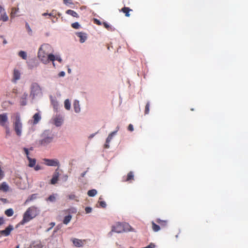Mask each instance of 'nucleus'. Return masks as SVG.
Segmentation results:
<instances>
[{"instance_id": "nucleus-22", "label": "nucleus", "mask_w": 248, "mask_h": 248, "mask_svg": "<svg viewBox=\"0 0 248 248\" xmlns=\"http://www.w3.org/2000/svg\"><path fill=\"white\" fill-rule=\"evenodd\" d=\"M152 228L154 232H157L160 230V226L157 225L154 221H152Z\"/></svg>"}, {"instance_id": "nucleus-33", "label": "nucleus", "mask_w": 248, "mask_h": 248, "mask_svg": "<svg viewBox=\"0 0 248 248\" xmlns=\"http://www.w3.org/2000/svg\"><path fill=\"white\" fill-rule=\"evenodd\" d=\"M18 9L16 8H13L11 10V16L14 17L16 16V13L18 12Z\"/></svg>"}, {"instance_id": "nucleus-7", "label": "nucleus", "mask_w": 248, "mask_h": 248, "mask_svg": "<svg viewBox=\"0 0 248 248\" xmlns=\"http://www.w3.org/2000/svg\"><path fill=\"white\" fill-rule=\"evenodd\" d=\"M14 229L13 226L11 225H9L5 230L0 231V234L7 236L11 233L12 231Z\"/></svg>"}, {"instance_id": "nucleus-18", "label": "nucleus", "mask_w": 248, "mask_h": 248, "mask_svg": "<svg viewBox=\"0 0 248 248\" xmlns=\"http://www.w3.org/2000/svg\"><path fill=\"white\" fill-rule=\"evenodd\" d=\"M132 11V9L126 7H124L120 10V11L124 13L125 14V16L127 17H129L130 16L129 12Z\"/></svg>"}, {"instance_id": "nucleus-27", "label": "nucleus", "mask_w": 248, "mask_h": 248, "mask_svg": "<svg viewBox=\"0 0 248 248\" xmlns=\"http://www.w3.org/2000/svg\"><path fill=\"white\" fill-rule=\"evenodd\" d=\"M5 214L8 217H12L14 215V211L12 208H9L5 211Z\"/></svg>"}, {"instance_id": "nucleus-2", "label": "nucleus", "mask_w": 248, "mask_h": 248, "mask_svg": "<svg viewBox=\"0 0 248 248\" xmlns=\"http://www.w3.org/2000/svg\"><path fill=\"white\" fill-rule=\"evenodd\" d=\"M130 226L126 223H117L112 227V231L117 233H122L130 230Z\"/></svg>"}, {"instance_id": "nucleus-35", "label": "nucleus", "mask_w": 248, "mask_h": 248, "mask_svg": "<svg viewBox=\"0 0 248 248\" xmlns=\"http://www.w3.org/2000/svg\"><path fill=\"white\" fill-rule=\"evenodd\" d=\"M71 26L74 29H78L80 27V25L78 22H75L72 24Z\"/></svg>"}, {"instance_id": "nucleus-34", "label": "nucleus", "mask_w": 248, "mask_h": 248, "mask_svg": "<svg viewBox=\"0 0 248 248\" xmlns=\"http://www.w3.org/2000/svg\"><path fill=\"white\" fill-rule=\"evenodd\" d=\"M149 108H150V103H149V102H148L146 104L145 108V111H144L145 114H148L149 113Z\"/></svg>"}, {"instance_id": "nucleus-31", "label": "nucleus", "mask_w": 248, "mask_h": 248, "mask_svg": "<svg viewBox=\"0 0 248 248\" xmlns=\"http://www.w3.org/2000/svg\"><path fill=\"white\" fill-rule=\"evenodd\" d=\"M37 198V194H33L31 195L26 201V202H30L32 200H35Z\"/></svg>"}, {"instance_id": "nucleus-41", "label": "nucleus", "mask_w": 248, "mask_h": 248, "mask_svg": "<svg viewBox=\"0 0 248 248\" xmlns=\"http://www.w3.org/2000/svg\"><path fill=\"white\" fill-rule=\"evenodd\" d=\"M85 210L86 213L88 214L92 212V208H91L90 207H87L85 208Z\"/></svg>"}, {"instance_id": "nucleus-53", "label": "nucleus", "mask_w": 248, "mask_h": 248, "mask_svg": "<svg viewBox=\"0 0 248 248\" xmlns=\"http://www.w3.org/2000/svg\"><path fill=\"white\" fill-rule=\"evenodd\" d=\"M104 146H105V148H109V143H108L107 142H106V143H105Z\"/></svg>"}, {"instance_id": "nucleus-14", "label": "nucleus", "mask_w": 248, "mask_h": 248, "mask_svg": "<svg viewBox=\"0 0 248 248\" xmlns=\"http://www.w3.org/2000/svg\"><path fill=\"white\" fill-rule=\"evenodd\" d=\"M54 124L56 126H60L62 123L63 119L60 116H57L54 118Z\"/></svg>"}, {"instance_id": "nucleus-25", "label": "nucleus", "mask_w": 248, "mask_h": 248, "mask_svg": "<svg viewBox=\"0 0 248 248\" xmlns=\"http://www.w3.org/2000/svg\"><path fill=\"white\" fill-rule=\"evenodd\" d=\"M66 13L68 15H69L73 16V17H79L78 14L76 12H75L74 11L72 10H67L66 11Z\"/></svg>"}, {"instance_id": "nucleus-28", "label": "nucleus", "mask_w": 248, "mask_h": 248, "mask_svg": "<svg viewBox=\"0 0 248 248\" xmlns=\"http://www.w3.org/2000/svg\"><path fill=\"white\" fill-rule=\"evenodd\" d=\"M72 218V216L71 215H68L67 216H65L63 219V223L64 224H67L71 220Z\"/></svg>"}, {"instance_id": "nucleus-21", "label": "nucleus", "mask_w": 248, "mask_h": 248, "mask_svg": "<svg viewBox=\"0 0 248 248\" xmlns=\"http://www.w3.org/2000/svg\"><path fill=\"white\" fill-rule=\"evenodd\" d=\"M9 190V186L6 182H3L0 185V190L4 192H7Z\"/></svg>"}, {"instance_id": "nucleus-10", "label": "nucleus", "mask_w": 248, "mask_h": 248, "mask_svg": "<svg viewBox=\"0 0 248 248\" xmlns=\"http://www.w3.org/2000/svg\"><path fill=\"white\" fill-rule=\"evenodd\" d=\"M72 242L75 246L77 247H82L84 244L85 240H82L77 238H74L72 239Z\"/></svg>"}, {"instance_id": "nucleus-59", "label": "nucleus", "mask_w": 248, "mask_h": 248, "mask_svg": "<svg viewBox=\"0 0 248 248\" xmlns=\"http://www.w3.org/2000/svg\"><path fill=\"white\" fill-rule=\"evenodd\" d=\"M3 43L4 44H6L7 43V41H6L5 40H4L3 41Z\"/></svg>"}, {"instance_id": "nucleus-8", "label": "nucleus", "mask_w": 248, "mask_h": 248, "mask_svg": "<svg viewBox=\"0 0 248 248\" xmlns=\"http://www.w3.org/2000/svg\"><path fill=\"white\" fill-rule=\"evenodd\" d=\"M8 121V117L7 113H3L0 114V125L2 126H7L6 122Z\"/></svg>"}, {"instance_id": "nucleus-13", "label": "nucleus", "mask_w": 248, "mask_h": 248, "mask_svg": "<svg viewBox=\"0 0 248 248\" xmlns=\"http://www.w3.org/2000/svg\"><path fill=\"white\" fill-rule=\"evenodd\" d=\"M20 78V73L19 70L17 69H14V73H13V81L14 82H16V81L19 79Z\"/></svg>"}, {"instance_id": "nucleus-55", "label": "nucleus", "mask_w": 248, "mask_h": 248, "mask_svg": "<svg viewBox=\"0 0 248 248\" xmlns=\"http://www.w3.org/2000/svg\"><path fill=\"white\" fill-rule=\"evenodd\" d=\"M55 60H57V61H58L60 62H62V59L60 58H59V57H56V58L55 57Z\"/></svg>"}, {"instance_id": "nucleus-32", "label": "nucleus", "mask_w": 248, "mask_h": 248, "mask_svg": "<svg viewBox=\"0 0 248 248\" xmlns=\"http://www.w3.org/2000/svg\"><path fill=\"white\" fill-rule=\"evenodd\" d=\"M19 56L24 60H26L27 58V54L25 51H20L18 53Z\"/></svg>"}, {"instance_id": "nucleus-3", "label": "nucleus", "mask_w": 248, "mask_h": 248, "mask_svg": "<svg viewBox=\"0 0 248 248\" xmlns=\"http://www.w3.org/2000/svg\"><path fill=\"white\" fill-rule=\"evenodd\" d=\"M42 94V89L37 83H32L31 86L30 96L32 99Z\"/></svg>"}, {"instance_id": "nucleus-20", "label": "nucleus", "mask_w": 248, "mask_h": 248, "mask_svg": "<svg viewBox=\"0 0 248 248\" xmlns=\"http://www.w3.org/2000/svg\"><path fill=\"white\" fill-rule=\"evenodd\" d=\"M134 174L132 171H130L127 175L126 178L125 179H124L123 181L124 182H129L131 180H134Z\"/></svg>"}, {"instance_id": "nucleus-29", "label": "nucleus", "mask_w": 248, "mask_h": 248, "mask_svg": "<svg viewBox=\"0 0 248 248\" xmlns=\"http://www.w3.org/2000/svg\"><path fill=\"white\" fill-rule=\"evenodd\" d=\"M97 194V191L95 189H91L88 191V195L90 197H93Z\"/></svg>"}, {"instance_id": "nucleus-47", "label": "nucleus", "mask_w": 248, "mask_h": 248, "mask_svg": "<svg viewBox=\"0 0 248 248\" xmlns=\"http://www.w3.org/2000/svg\"><path fill=\"white\" fill-rule=\"evenodd\" d=\"M26 27L29 32H31V28L30 27L29 25L27 23H26Z\"/></svg>"}, {"instance_id": "nucleus-54", "label": "nucleus", "mask_w": 248, "mask_h": 248, "mask_svg": "<svg viewBox=\"0 0 248 248\" xmlns=\"http://www.w3.org/2000/svg\"><path fill=\"white\" fill-rule=\"evenodd\" d=\"M42 15H43V16H47V15H48V16H51V14H48V13H43V14H42Z\"/></svg>"}, {"instance_id": "nucleus-43", "label": "nucleus", "mask_w": 248, "mask_h": 248, "mask_svg": "<svg viewBox=\"0 0 248 248\" xmlns=\"http://www.w3.org/2000/svg\"><path fill=\"white\" fill-rule=\"evenodd\" d=\"M93 21L94 23L98 25H101L102 24L101 21L96 18H94Z\"/></svg>"}, {"instance_id": "nucleus-49", "label": "nucleus", "mask_w": 248, "mask_h": 248, "mask_svg": "<svg viewBox=\"0 0 248 248\" xmlns=\"http://www.w3.org/2000/svg\"><path fill=\"white\" fill-rule=\"evenodd\" d=\"M128 130H129V131H133L134 128H133V126L132 124H130L128 125Z\"/></svg>"}, {"instance_id": "nucleus-16", "label": "nucleus", "mask_w": 248, "mask_h": 248, "mask_svg": "<svg viewBox=\"0 0 248 248\" xmlns=\"http://www.w3.org/2000/svg\"><path fill=\"white\" fill-rule=\"evenodd\" d=\"M28 96V94L26 93H25L23 94L22 96L20 98V104L21 105L25 106L26 105V104H27L26 100H27Z\"/></svg>"}, {"instance_id": "nucleus-46", "label": "nucleus", "mask_w": 248, "mask_h": 248, "mask_svg": "<svg viewBox=\"0 0 248 248\" xmlns=\"http://www.w3.org/2000/svg\"><path fill=\"white\" fill-rule=\"evenodd\" d=\"M4 127L6 128V135H10V130H9V128H8V127L7 126H4Z\"/></svg>"}, {"instance_id": "nucleus-17", "label": "nucleus", "mask_w": 248, "mask_h": 248, "mask_svg": "<svg viewBox=\"0 0 248 248\" xmlns=\"http://www.w3.org/2000/svg\"><path fill=\"white\" fill-rule=\"evenodd\" d=\"M156 222L159 224L160 227H165L168 224V221L166 220H161L159 218L156 219Z\"/></svg>"}, {"instance_id": "nucleus-4", "label": "nucleus", "mask_w": 248, "mask_h": 248, "mask_svg": "<svg viewBox=\"0 0 248 248\" xmlns=\"http://www.w3.org/2000/svg\"><path fill=\"white\" fill-rule=\"evenodd\" d=\"M33 211L34 208L33 207H30L27 210L24 214L23 218L20 222L21 224H24L25 223L29 222L35 216H32V213Z\"/></svg>"}, {"instance_id": "nucleus-57", "label": "nucleus", "mask_w": 248, "mask_h": 248, "mask_svg": "<svg viewBox=\"0 0 248 248\" xmlns=\"http://www.w3.org/2000/svg\"><path fill=\"white\" fill-rule=\"evenodd\" d=\"M50 225H51V227H54L55 226V223L54 222H51L50 223Z\"/></svg>"}, {"instance_id": "nucleus-24", "label": "nucleus", "mask_w": 248, "mask_h": 248, "mask_svg": "<svg viewBox=\"0 0 248 248\" xmlns=\"http://www.w3.org/2000/svg\"><path fill=\"white\" fill-rule=\"evenodd\" d=\"M78 36L80 38V42L81 43H83L85 41L86 39V36L82 32H78L77 33Z\"/></svg>"}, {"instance_id": "nucleus-26", "label": "nucleus", "mask_w": 248, "mask_h": 248, "mask_svg": "<svg viewBox=\"0 0 248 248\" xmlns=\"http://www.w3.org/2000/svg\"><path fill=\"white\" fill-rule=\"evenodd\" d=\"M117 132V130L113 131V132H111L110 134H109L106 140V142H107L108 143H109L110 142V141H111V140H112L113 137L115 135H116Z\"/></svg>"}, {"instance_id": "nucleus-1", "label": "nucleus", "mask_w": 248, "mask_h": 248, "mask_svg": "<svg viewBox=\"0 0 248 248\" xmlns=\"http://www.w3.org/2000/svg\"><path fill=\"white\" fill-rule=\"evenodd\" d=\"M52 50L51 46L48 44H44L39 48L38 57L44 63H47L49 61L53 62V65H55L53 62L55 60V56L49 53Z\"/></svg>"}, {"instance_id": "nucleus-58", "label": "nucleus", "mask_w": 248, "mask_h": 248, "mask_svg": "<svg viewBox=\"0 0 248 248\" xmlns=\"http://www.w3.org/2000/svg\"><path fill=\"white\" fill-rule=\"evenodd\" d=\"M64 72H62L61 73V76H64Z\"/></svg>"}, {"instance_id": "nucleus-39", "label": "nucleus", "mask_w": 248, "mask_h": 248, "mask_svg": "<svg viewBox=\"0 0 248 248\" xmlns=\"http://www.w3.org/2000/svg\"><path fill=\"white\" fill-rule=\"evenodd\" d=\"M60 176L59 172L58 171V170L57 169L54 172L53 177H55L56 178H59Z\"/></svg>"}, {"instance_id": "nucleus-45", "label": "nucleus", "mask_w": 248, "mask_h": 248, "mask_svg": "<svg viewBox=\"0 0 248 248\" xmlns=\"http://www.w3.org/2000/svg\"><path fill=\"white\" fill-rule=\"evenodd\" d=\"M68 198L70 200H73L75 198V195L74 194H70L67 196Z\"/></svg>"}, {"instance_id": "nucleus-12", "label": "nucleus", "mask_w": 248, "mask_h": 248, "mask_svg": "<svg viewBox=\"0 0 248 248\" xmlns=\"http://www.w3.org/2000/svg\"><path fill=\"white\" fill-rule=\"evenodd\" d=\"M51 103L54 110L56 112L58 111L59 105L57 100L55 98H53L52 97H51Z\"/></svg>"}, {"instance_id": "nucleus-15", "label": "nucleus", "mask_w": 248, "mask_h": 248, "mask_svg": "<svg viewBox=\"0 0 248 248\" xmlns=\"http://www.w3.org/2000/svg\"><path fill=\"white\" fill-rule=\"evenodd\" d=\"M41 118V116L39 113H35L33 116V124H36L40 121Z\"/></svg>"}, {"instance_id": "nucleus-11", "label": "nucleus", "mask_w": 248, "mask_h": 248, "mask_svg": "<svg viewBox=\"0 0 248 248\" xmlns=\"http://www.w3.org/2000/svg\"><path fill=\"white\" fill-rule=\"evenodd\" d=\"M52 141V138L47 137L40 140L39 142L41 145L45 146Z\"/></svg>"}, {"instance_id": "nucleus-19", "label": "nucleus", "mask_w": 248, "mask_h": 248, "mask_svg": "<svg viewBox=\"0 0 248 248\" xmlns=\"http://www.w3.org/2000/svg\"><path fill=\"white\" fill-rule=\"evenodd\" d=\"M73 106H74V109L75 110V111L76 113L79 112L80 110L79 101H77V100H75L74 102Z\"/></svg>"}, {"instance_id": "nucleus-44", "label": "nucleus", "mask_w": 248, "mask_h": 248, "mask_svg": "<svg viewBox=\"0 0 248 248\" xmlns=\"http://www.w3.org/2000/svg\"><path fill=\"white\" fill-rule=\"evenodd\" d=\"M99 204L103 208H105L106 206V202L104 201L99 202Z\"/></svg>"}, {"instance_id": "nucleus-52", "label": "nucleus", "mask_w": 248, "mask_h": 248, "mask_svg": "<svg viewBox=\"0 0 248 248\" xmlns=\"http://www.w3.org/2000/svg\"><path fill=\"white\" fill-rule=\"evenodd\" d=\"M0 200L2 202H3L4 203H7L8 202L7 200L6 199H4V198H0Z\"/></svg>"}, {"instance_id": "nucleus-36", "label": "nucleus", "mask_w": 248, "mask_h": 248, "mask_svg": "<svg viewBox=\"0 0 248 248\" xmlns=\"http://www.w3.org/2000/svg\"><path fill=\"white\" fill-rule=\"evenodd\" d=\"M55 199H56V197H55V195L52 194V195H50L48 197L47 200L49 201L50 202H54L55 201Z\"/></svg>"}, {"instance_id": "nucleus-50", "label": "nucleus", "mask_w": 248, "mask_h": 248, "mask_svg": "<svg viewBox=\"0 0 248 248\" xmlns=\"http://www.w3.org/2000/svg\"><path fill=\"white\" fill-rule=\"evenodd\" d=\"M4 223V219L3 217H0V226Z\"/></svg>"}, {"instance_id": "nucleus-48", "label": "nucleus", "mask_w": 248, "mask_h": 248, "mask_svg": "<svg viewBox=\"0 0 248 248\" xmlns=\"http://www.w3.org/2000/svg\"><path fill=\"white\" fill-rule=\"evenodd\" d=\"M63 2L65 4H72L71 0H63Z\"/></svg>"}, {"instance_id": "nucleus-6", "label": "nucleus", "mask_w": 248, "mask_h": 248, "mask_svg": "<svg viewBox=\"0 0 248 248\" xmlns=\"http://www.w3.org/2000/svg\"><path fill=\"white\" fill-rule=\"evenodd\" d=\"M45 164L48 166H57L59 165V162L57 159H44Z\"/></svg>"}, {"instance_id": "nucleus-23", "label": "nucleus", "mask_w": 248, "mask_h": 248, "mask_svg": "<svg viewBox=\"0 0 248 248\" xmlns=\"http://www.w3.org/2000/svg\"><path fill=\"white\" fill-rule=\"evenodd\" d=\"M28 160L29 162L28 164L29 167L32 168L35 165L36 160L35 158H31L30 157H28Z\"/></svg>"}, {"instance_id": "nucleus-60", "label": "nucleus", "mask_w": 248, "mask_h": 248, "mask_svg": "<svg viewBox=\"0 0 248 248\" xmlns=\"http://www.w3.org/2000/svg\"><path fill=\"white\" fill-rule=\"evenodd\" d=\"M16 248H19V246H17Z\"/></svg>"}, {"instance_id": "nucleus-56", "label": "nucleus", "mask_w": 248, "mask_h": 248, "mask_svg": "<svg viewBox=\"0 0 248 248\" xmlns=\"http://www.w3.org/2000/svg\"><path fill=\"white\" fill-rule=\"evenodd\" d=\"M86 173V171H85V172L82 173L81 174V176L82 177H84V176L85 175Z\"/></svg>"}, {"instance_id": "nucleus-38", "label": "nucleus", "mask_w": 248, "mask_h": 248, "mask_svg": "<svg viewBox=\"0 0 248 248\" xmlns=\"http://www.w3.org/2000/svg\"><path fill=\"white\" fill-rule=\"evenodd\" d=\"M58 179L56 178L55 177H54L52 176V178L50 181V184L52 185H55L58 182Z\"/></svg>"}, {"instance_id": "nucleus-30", "label": "nucleus", "mask_w": 248, "mask_h": 248, "mask_svg": "<svg viewBox=\"0 0 248 248\" xmlns=\"http://www.w3.org/2000/svg\"><path fill=\"white\" fill-rule=\"evenodd\" d=\"M64 107L67 110H69L71 108V104L69 99H66L64 101Z\"/></svg>"}, {"instance_id": "nucleus-5", "label": "nucleus", "mask_w": 248, "mask_h": 248, "mask_svg": "<svg viewBox=\"0 0 248 248\" xmlns=\"http://www.w3.org/2000/svg\"><path fill=\"white\" fill-rule=\"evenodd\" d=\"M14 129L16 134L18 136L21 135L22 124L20 122V118L19 114H17L15 117V121L14 122Z\"/></svg>"}, {"instance_id": "nucleus-37", "label": "nucleus", "mask_w": 248, "mask_h": 248, "mask_svg": "<svg viewBox=\"0 0 248 248\" xmlns=\"http://www.w3.org/2000/svg\"><path fill=\"white\" fill-rule=\"evenodd\" d=\"M104 27L107 29L108 31H112V28L107 23V22H103V23Z\"/></svg>"}, {"instance_id": "nucleus-42", "label": "nucleus", "mask_w": 248, "mask_h": 248, "mask_svg": "<svg viewBox=\"0 0 248 248\" xmlns=\"http://www.w3.org/2000/svg\"><path fill=\"white\" fill-rule=\"evenodd\" d=\"M23 150H24V151L25 152V154L26 155V156H27V158L28 159V157H30L29 156V150L26 148H24Z\"/></svg>"}, {"instance_id": "nucleus-9", "label": "nucleus", "mask_w": 248, "mask_h": 248, "mask_svg": "<svg viewBox=\"0 0 248 248\" xmlns=\"http://www.w3.org/2000/svg\"><path fill=\"white\" fill-rule=\"evenodd\" d=\"M8 19V17L6 14L5 10L2 7H0V21L2 20L5 22L7 21Z\"/></svg>"}, {"instance_id": "nucleus-51", "label": "nucleus", "mask_w": 248, "mask_h": 248, "mask_svg": "<svg viewBox=\"0 0 248 248\" xmlns=\"http://www.w3.org/2000/svg\"><path fill=\"white\" fill-rule=\"evenodd\" d=\"M3 176H4V172L2 170L1 167L0 165V177H3Z\"/></svg>"}, {"instance_id": "nucleus-40", "label": "nucleus", "mask_w": 248, "mask_h": 248, "mask_svg": "<svg viewBox=\"0 0 248 248\" xmlns=\"http://www.w3.org/2000/svg\"><path fill=\"white\" fill-rule=\"evenodd\" d=\"M35 170L37 171L42 169V168L39 165H35L34 167Z\"/></svg>"}]
</instances>
